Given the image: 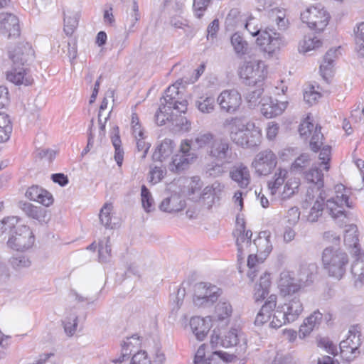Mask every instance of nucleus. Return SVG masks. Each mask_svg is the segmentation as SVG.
Masks as SVG:
<instances>
[{"instance_id":"09e8293b","label":"nucleus","mask_w":364,"mask_h":364,"mask_svg":"<svg viewBox=\"0 0 364 364\" xmlns=\"http://www.w3.org/2000/svg\"><path fill=\"white\" fill-rule=\"evenodd\" d=\"M141 344L139 337L136 335H133L128 337L122 344V355L123 360L125 357L129 355L133 350V348H138Z\"/></svg>"},{"instance_id":"f3484780","label":"nucleus","mask_w":364,"mask_h":364,"mask_svg":"<svg viewBox=\"0 0 364 364\" xmlns=\"http://www.w3.org/2000/svg\"><path fill=\"white\" fill-rule=\"evenodd\" d=\"M0 33L8 39H15L21 35L19 20L13 14H0Z\"/></svg>"},{"instance_id":"f03ea898","label":"nucleus","mask_w":364,"mask_h":364,"mask_svg":"<svg viewBox=\"0 0 364 364\" xmlns=\"http://www.w3.org/2000/svg\"><path fill=\"white\" fill-rule=\"evenodd\" d=\"M223 127L229 134L230 140L242 148H252L261 141V134L253 122L244 116L227 118Z\"/></svg>"},{"instance_id":"c756f323","label":"nucleus","mask_w":364,"mask_h":364,"mask_svg":"<svg viewBox=\"0 0 364 364\" xmlns=\"http://www.w3.org/2000/svg\"><path fill=\"white\" fill-rule=\"evenodd\" d=\"M270 285V275L264 273L260 277L259 284L255 287L254 299L256 302L262 301L266 298L269 293Z\"/></svg>"},{"instance_id":"603ef678","label":"nucleus","mask_w":364,"mask_h":364,"mask_svg":"<svg viewBox=\"0 0 364 364\" xmlns=\"http://www.w3.org/2000/svg\"><path fill=\"white\" fill-rule=\"evenodd\" d=\"M112 210V204H105L101 208L99 218L102 225L106 228L113 229L114 223H112L111 211Z\"/></svg>"},{"instance_id":"aec40b11","label":"nucleus","mask_w":364,"mask_h":364,"mask_svg":"<svg viewBox=\"0 0 364 364\" xmlns=\"http://www.w3.org/2000/svg\"><path fill=\"white\" fill-rule=\"evenodd\" d=\"M269 238L270 232L262 231L253 240L252 249L259 255L261 262L266 259L272 250Z\"/></svg>"},{"instance_id":"9b49d317","label":"nucleus","mask_w":364,"mask_h":364,"mask_svg":"<svg viewBox=\"0 0 364 364\" xmlns=\"http://www.w3.org/2000/svg\"><path fill=\"white\" fill-rule=\"evenodd\" d=\"M191 150V141L188 139L182 141L178 153L173 156L168 164L169 171L174 173H181L186 170L196 159V154Z\"/></svg>"},{"instance_id":"7c9ffc66","label":"nucleus","mask_w":364,"mask_h":364,"mask_svg":"<svg viewBox=\"0 0 364 364\" xmlns=\"http://www.w3.org/2000/svg\"><path fill=\"white\" fill-rule=\"evenodd\" d=\"M232 313L231 304L224 299H221L215 306V316L217 321L221 323L222 326H226L230 321Z\"/></svg>"},{"instance_id":"dca6fc26","label":"nucleus","mask_w":364,"mask_h":364,"mask_svg":"<svg viewBox=\"0 0 364 364\" xmlns=\"http://www.w3.org/2000/svg\"><path fill=\"white\" fill-rule=\"evenodd\" d=\"M217 102L222 111L233 114L239 109L242 104V97L236 90H225L219 95Z\"/></svg>"},{"instance_id":"423d86ee","label":"nucleus","mask_w":364,"mask_h":364,"mask_svg":"<svg viewBox=\"0 0 364 364\" xmlns=\"http://www.w3.org/2000/svg\"><path fill=\"white\" fill-rule=\"evenodd\" d=\"M304 311L300 299L294 296L288 302L277 306L272 314V320L269 326L278 328L283 325L295 321Z\"/></svg>"},{"instance_id":"f257e3e1","label":"nucleus","mask_w":364,"mask_h":364,"mask_svg":"<svg viewBox=\"0 0 364 364\" xmlns=\"http://www.w3.org/2000/svg\"><path fill=\"white\" fill-rule=\"evenodd\" d=\"M335 196L328 198L326 191H320L306 215L308 222L311 223L317 222L322 216L324 210L339 226L344 225L348 221L350 213L346 211L345 208L353 207L352 202L349 201L350 191L341 183L335 186Z\"/></svg>"},{"instance_id":"bb28decb","label":"nucleus","mask_w":364,"mask_h":364,"mask_svg":"<svg viewBox=\"0 0 364 364\" xmlns=\"http://www.w3.org/2000/svg\"><path fill=\"white\" fill-rule=\"evenodd\" d=\"M6 79L16 85H29L33 81V80L27 75L23 66H14V65L11 70L7 72Z\"/></svg>"},{"instance_id":"9d476101","label":"nucleus","mask_w":364,"mask_h":364,"mask_svg":"<svg viewBox=\"0 0 364 364\" xmlns=\"http://www.w3.org/2000/svg\"><path fill=\"white\" fill-rule=\"evenodd\" d=\"M14 232L7 240V246L10 249L24 252L30 249L34 244L35 237L33 232L27 225H20L14 228Z\"/></svg>"},{"instance_id":"052dcab7","label":"nucleus","mask_w":364,"mask_h":364,"mask_svg":"<svg viewBox=\"0 0 364 364\" xmlns=\"http://www.w3.org/2000/svg\"><path fill=\"white\" fill-rule=\"evenodd\" d=\"M18 220V218L16 216L7 217L0 220V232H3L7 230H12L16 228Z\"/></svg>"},{"instance_id":"3c124183","label":"nucleus","mask_w":364,"mask_h":364,"mask_svg":"<svg viewBox=\"0 0 364 364\" xmlns=\"http://www.w3.org/2000/svg\"><path fill=\"white\" fill-rule=\"evenodd\" d=\"M196 106L203 113H210L215 109V100L213 97H201L196 102Z\"/></svg>"},{"instance_id":"5701e85b","label":"nucleus","mask_w":364,"mask_h":364,"mask_svg":"<svg viewBox=\"0 0 364 364\" xmlns=\"http://www.w3.org/2000/svg\"><path fill=\"white\" fill-rule=\"evenodd\" d=\"M301 284L300 282H296L290 272L283 271L280 274L279 287L284 296L297 293L301 289Z\"/></svg>"},{"instance_id":"4d7b16f0","label":"nucleus","mask_w":364,"mask_h":364,"mask_svg":"<svg viewBox=\"0 0 364 364\" xmlns=\"http://www.w3.org/2000/svg\"><path fill=\"white\" fill-rule=\"evenodd\" d=\"M323 135L321 132V127L316 126L310 140V146L312 151L317 152L323 145Z\"/></svg>"},{"instance_id":"39448f33","label":"nucleus","mask_w":364,"mask_h":364,"mask_svg":"<svg viewBox=\"0 0 364 364\" xmlns=\"http://www.w3.org/2000/svg\"><path fill=\"white\" fill-rule=\"evenodd\" d=\"M245 28L252 36H257L256 43L265 53L272 54L285 45V41L281 34L269 26L261 30L252 26V22L248 21Z\"/></svg>"},{"instance_id":"37998d69","label":"nucleus","mask_w":364,"mask_h":364,"mask_svg":"<svg viewBox=\"0 0 364 364\" xmlns=\"http://www.w3.org/2000/svg\"><path fill=\"white\" fill-rule=\"evenodd\" d=\"M316 269L317 267L314 263L302 265L299 274V282L304 285L311 282L316 273Z\"/></svg>"},{"instance_id":"49530a36","label":"nucleus","mask_w":364,"mask_h":364,"mask_svg":"<svg viewBox=\"0 0 364 364\" xmlns=\"http://www.w3.org/2000/svg\"><path fill=\"white\" fill-rule=\"evenodd\" d=\"M231 43L238 56L245 55L248 50V43L239 33H235L231 37Z\"/></svg>"},{"instance_id":"4c0bfd02","label":"nucleus","mask_w":364,"mask_h":364,"mask_svg":"<svg viewBox=\"0 0 364 364\" xmlns=\"http://www.w3.org/2000/svg\"><path fill=\"white\" fill-rule=\"evenodd\" d=\"M351 274L354 279L356 287H361L364 284V259H356L351 265Z\"/></svg>"},{"instance_id":"2eb2a0df","label":"nucleus","mask_w":364,"mask_h":364,"mask_svg":"<svg viewBox=\"0 0 364 364\" xmlns=\"http://www.w3.org/2000/svg\"><path fill=\"white\" fill-rule=\"evenodd\" d=\"M277 163L276 155L271 150L259 152L252 163L255 172L259 176L269 174L275 168Z\"/></svg>"},{"instance_id":"20e7f679","label":"nucleus","mask_w":364,"mask_h":364,"mask_svg":"<svg viewBox=\"0 0 364 364\" xmlns=\"http://www.w3.org/2000/svg\"><path fill=\"white\" fill-rule=\"evenodd\" d=\"M321 263L323 270L328 277L339 281L346 273L349 257L343 250L330 246L323 250Z\"/></svg>"},{"instance_id":"a18cd8bd","label":"nucleus","mask_w":364,"mask_h":364,"mask_svg":"<svg viewBox=\"0 0 364 364\" xmlns=\"http://www.w3.org/2000/svg\"><path fill=\"white\" fill-rule=\"evenodd\" d=\"M12 125L9 117L0 113V142L6 141L11 134Z\"/></svg>"},{"instance_id":"a211bd4d","label":"nucleus","mask_w":364,"mask_h":364,"mask_svg":"<svg viewBox=\"0 0 364 364\" xmlns=\"http://www.w3.org/2000/svg\"><path fill=\"white\" fill-rule=\"evenodd\" d=\"M9 58L14 66H23L33 59L34 50L28 43H21L9 50Z\"/></svg>"},{"instance_id":"2f4dec72","label":"nucleus","mask_w":364,"mask_h":364,"mask_svg":"<svg viewBox=\"0 0 364 364\" xmlns=\"http://www.w3.org/2000/svg\"><path fill=\"white\" fill-rule=\"evenodd\" d=\"M288 171L279 168L275 171L272 180L268 182V188L272 196H276L287 177Z\"/></svg>"},{"instance_id":"a878e982","label":"nucleus","mask_w":364,"mask_h":364,"mask_svg":"<svg viewBox=\"0 0 364 364\" xmlns=\"http://www.w3.org/2000/svg\"><path fill=\"white\" fill-rule=\"evenodd\" d=\"M276 305L277 296L275 294H271L262 306L260 311L257 313L255 320V324L262 326L267 323L271 318V312H274V310H276Z\"/></svg>"},{"instance_id":"8fccbe9b","label":"nucleus","mask_w":364,"mask_h":364,"mask_svg":"<svg viewBox=\"0 0 364 364\" xmlns=\"http://www.w3.org/2000/svg\"><path fill=\"white\" fill-rule=\"evenodd\" d=\"M171 126L174 132H187L191 129V123L188 119L181 115L174 114L173 119H171Z\"/></svg>"},{"instance_id":"7ed1b4c3","label":"nucleus","mask_w":364,"mask_h":364,"mask_svg":"<svg viewBox=\"0 0 364 364\" xmlns=\"http://www.w3.org/2000/svg\"><path fill=\"white\" fill-rule=\"evenodd\" d=\"M188 102L176 84L169 86L161 98V106L155 114L158 125L162 126L166 122H171L174 114L173 109L179 113H186Z\"/></svg>"},{"instance_id":"5fc2aeb1","label":"nucleus","mask_w":364,"mask_h":364,"mask_svg":"<svg viewBox=\"0 0 364 364\" xmlns=\"http://www.w3.org/2000/svg\"><path fill=\"white\" fill-rule=\"evenodd\" d=\"M228 164H223V162H212L205 166V172L209 176L218 177L222 176L225 172V165Z\"/></svg>"},{"instance_id":"bf43d9fd","label":"nucleus","mask_w":364,"mask_h":364,"mask_svg":"<svg viewBox=\"0 0 364 364\" xmlns=\"http://www.w3.org/2000/svg\"><path fill=\"white\" fill-rule=\"evenodd\" d=\"M309 156L306 154H301L297 157L294 162L291 164V168L295 171H301L302 169L309 164Z\"/></svg>"},{"instance_id":"0eeeda50","label":"nucleus","mask_w":364,"mask_h":364,"mask_svg":"<svg viewBox=\"0 0 364 364\" xmlns=\"http://www.w3.org/2000/svg\"><path fill=\"white\" fill-rule=\"evenodd\" d=\"M222 290L210 283L200 282L194 286L193 304L198 308L211 307L218 299Z\"/></svg>"},{"instance_id":"de8ad7c7","label":"nucleus","mask_w":364,"mask_h":364,"mask_svg":"<svg viewBox=\"0 0 364 364\" xmlns=\"http://www.w3.org/2000/svg\"><path fill=\"white\" fill-rule=\"evenodd\" d=\"M9 264L14 269L19 271L23 268L29 267L31 264V261L26 255H15L9 258Z\"/></svg>"},{"instance_id":"58836bf2","label":"nucleus","mask_w":364,"mask_h":364,"mask_svg":"<svg viewBox=\"0 0 364 364\" xmlns=\"http://www.w3.org/2000/svg\"><path fill=\"white\" fill-rule=\"evenodd\" d=\"M80 15L77 12L64 11V32L67 36H71L78 26Z\"/></svg>"},{"instance_id":"c85d7f7f","label":"nucleus","mask_w":364,"mask_h":364,"mask_svg":"<svg viewBox=\"0 0 364 364\" xmlns=\"http://www.w3.org/2000/svg\"><path fill=\"white\" fill-rule=\"evenodd\" d=\"M185 206V200L180 196L174 194L164 199L159 205V208L164 212L173 213L182 210Z\"/></svg>"},{"instance_id":"f704fd0d","label":"nucleus","mask_w":364,"mask_h":364,"mask_svg":"<svg viewBox=\"0 0 364 364\" xmlns=\"http://www.w3.org/2000/svg\"><path fill=\"white\" fill-rule=\"evenodd\" d=\"M269 21L276 24L279 30H284L287 27L288 20L286 19L285 10L279 8L272 9L268 11Z\"/></svg>"},{"instance_id":"6ab92c4d","label":"nucleus","mask_w":364,"mask_h":364,"mask_svg":"<svg viewBox=\"0 0 364 364\" xmlns=\"http://www.w3.org/2000/svg\"><path fill=\"white\" fill-rule=\"evenodd\" d=\"M262 114L267 119L281 115L287 109L288 102H281L271 97H263L260 100Z\"/></svg>"},{"instance_id":"4468645a","label":"nucleus","mask_w":364,"mask_h":364,"mask_svg":"<svg viewBox=\"0 0 364 364\" xmlns=\"http://www.w3.org/2000/svg\"><path fill=\"white\" fill-rule=\"evenodd\" d=\"M210 338V344L213 348L220 345L224 348H230L240 345H246L247 341L243 333L237 328H231L226 332L223 336L216 334L215 330Z\"/></svg>"},{"instance_id":"864d4df0","label":"nucleus","mask_w":364,"mask_h":364,"mask_svg":"<svg viewBox=\"0 0 364 364\" xmlns=\"http://www.w3.org/2000/svg\"><path fill=\"white\" fill-rule=\"evenodd\" d=\"M321 46V41L316 37L306 36L299 44L300 52L306 53L318 48Z\"/></svg>"},{"instance_id":"6e6552de","label":"nucleus","mask_w":364,"mask_h":364,"mask_svg":"<svg viewBox=\"0 0 364 364\" xmlns=\"http://www.w3.org/2000/svg\"><path fill=\"white\" fill-rule=\"evenodd\" d=\"M206 152L211 159L223 164H232L238 158L230 142L223 137H216L210 149Z\"/></svg>"},{"instance_id":"393cba45","label":"nucleus","mask_w":364,"mask_h":364,"mask_svg":"<svg viewBox=\"0 0 364 364\" xmlns=\"http://www.w3.org/2000/svg\"><path fill=\"white\" fill-rule=\"evenodd\" d=\"M210 321L209 316L206 318L195 316L191 318L190 326L198 340L203 341L206 337L211 328Z\"/></svg>"},{"instance_id":"0e129e2a","label":"nucleus","mask_w":364,"mask_h":364,"mask_svg":"<svg viewBox=\"0 0 364 364\" xmlns=\"http://www.w3.org/2000/svg\"><path fill=\"white\" fill-rule=\"evenodd\" d=\"M136 152L140 154L139 158L144 159L146 158L147 153L150 149L151 144L144 141V137L136 139Z\"/></svg>"},{"instance_id":"1a4fd4ad","label":"nucleus","mask_w":364,"mask_h":364,"mask_svg":"<svg viewBox=\"0 0 364 364\" xmlns=\"http://www.w3.org/2000/svg\"><path fill=\"white\" fill-rule=\"evenodd\" d=\"M301 19L311 29L321 32L328 24L330 15L323 6L317 5L309 7L301 12Z\"/></svg>"},{"instance_id":"e2e57ef3","label":"nucleus","mask_w":364,"mask_h":364,"mask_svg":"<svg viewBox=\"0 0 364 364\" xmlns=\"http://www.w3.org/2000/svg\"><path fill=\"white\" fill-rule=\"evenodd\" d=\"M109 238L107 240V242L105 247L100 245L99 248V260L102 263H107L110 261L111 259V246L108 244Z\"/></svg>"},{"instance_id":"13d9d810","label":"nucleus","mask_w":364,"mask_h":364,"mask_svg":"<svg viewBox=\"0 0 364 364\" xmlns=\"http://www.w3.org/2000/svg\"><path fill=\"white\" fill-rule=\"evenodd\" d=\"M263 93L262 88H257L248 92L246 96V100L249 107H255L258 104H260V100L262 98V95Z\"/></svg>"},{"instance_id":"cd10ccee","label":"nucleus","mask_w":364,"mask_h":364,"mask_svg":"<svg viewBox=\"0 0 364 364\" xmlns=\"http://www.w3.org/2000/svg\"><path fill=\"white\" fill-rule=\"evenodd\" d=\"M176 144L171 139H164L159 145H157L153 155L154 161H163L169 157L173 152Z\"/></svg>"},{"instance_id":"b1692460","label":"nucleus","mask_w":364,"mask_h":364,"mask_svg":"<svg viewBox=\"0 0 364 364\" xmlns=\"http://www.w3.org/2000/svg\"><path fill=\"white\" fill-rule=\"evenodd\" d=\"M323 314L316 310L306 317L303 323L300 326L299 336L300 338H304L309 336L314 330L318 329L321 323Z\"/></svg>"},{"instance_id":"774afa93","label":"nucleus","mask_w":364,"mask_h":364,"mask_svg":"<svg viewBox=\"0 0 364 364\" xmlns=\"http://www.w3.org/2000/svg\"><path fill=\"white\" fill-rule=\"evenodd\" d=\"M131 364H151V362L146 352L140 350L132 356Z\"/></svg>"},{"instance_id":"72a5a7b5","label":"nucleus","mask_w":364,"mask_h":364,"mask_svg":"<svg viewBox=\"0 0 364 364\" xmlns=\"http://www.w3.org/2000/svg\"><path fill=\"white\" fill-rule=\"evenodd\" d=\"M205 348V344H202L198 348L194 358L195 364H201L205 360H208V361H209V359H214L215 356H217L218 358L223 360V361L228 362L231 360L230 358L232 357V355L217 350L213 352L212 355L210 357L206 358Z\"/></svg>"},{"instance_id":"c9c22d12","label":"nucleus","mask_w":364,"mask_h":364,"mask_svg":"<svg viewBox=\"0 0 364 364\" xmlns=\"http://www.w3.org/2000/svg\"><path fill=\"white\" fill-rule=\"evenodd\" d=\"M20 208L29 218L38 221L44 220L46 216V210L41 207H37L28 202L20 203Z\"/></svg>"},{"instance_id":"ddd939ff","label":"nucleus","mask_w":364,"mask_h":364,"mask_svg":"<svg viewBox=\"0 0 364 364\" xmlns=\"http://www.w3.org/2000/svg\"><path fill=\"white\" fill-rule=\"evenodd\" d=\"M360 328L358 326H352L348 331L347 338L340 343L341 353L348 359H354L359 354L361 341Z\"/></svg>"},{"instance_id":"69168bd1","label":"nucleus","mask_w":364,"mask_h":364,"mask_svg":"<svg viewBox=\"0 0 364 364\" xmlns=\"http://www.w3.org/2000/svg\"><path fill=\"white\" fill-rule=\"evenodd\" d=\"M43 192L38 196L33 201L39 203L46 207H48L53 203L54 199L53 195L48 191L43 189Z\"/></svg>"},{"instance_id":"338daca9","label":"nucleus","mask_w":364,"mask_h":364,"mask_svg":"<svg viewBox=\"0 0 364 364\" xmlns=\"http://www.w3.org/2000/svg\"><path fill=\"white\" fill-rule=\"evenodd\" d=\"M320 97L321 94L315 91L314 87L312 86L309 87V90H306L304 92V100L310 105L315 103Z\"/></svg>"},{"instance_id":"a19ab883","label":"nucleus","mask_w":364,"mask_h":364,"mask_svg":"<svg viewBox=\"0 0 364 364\" xmlns=\"http://www.w3.org/2000/svg\"><path fill=\"white\" fill-rule=\"evenodd\" d=\"M112 145L114 148V160L119 166H121L124 159V150L122 148V141L119 134V128H114V132L111 137Z\"/></svg>"},{"instance_id":"79ce46f5","label":"nucleus","mask_w":364,"mask_h":364,"mask_svg":"<svg viewBox=\"0 0 364 364\" xmlns=\"http://www.w3.org/2000/svg\"><path fill=\"white\" fill-rule=\"evenodd\" d=\"M305 179L317 186L318 191L323 186V174L317 167H312L304 173Z\"/></svg>"},{"instance_id":"f8f14e48","label":"nucleus","mask_w":364,"mask_h":364,"mask_svg":"<svg viewBox=\"0 0 364 364\" xmlns=\"http://www.w3.org/2000/svg\"><path fill=\"white\" fill-rule=\"evenodd\" d=\"M267 75L265 64L262 61H250L246 63L240 71V76L248 85H256L262 82Z\"/></svg>"},{"instance_id":"e433bc0d","label":"nucleus","mask_w":364,"mask_h":364,"mask_svg":"<svg viewBox=\"0 0 364 364\" xmlns=\"http://www.w3.org/2000/svg\"><path fill=\"white\" fill-rule=\"evenodd\" d=\"M299 180L296 178L288 179L283 187L282 191H278V198L281 200H285L292 197L297 191L299 187Z\"/></svg>"},{"instance_id":"4be33fe9","label":"nucleus","mask_w":364,"mask_h":364,"mask_svg":"<svg viewBox=\"0 0 364 364\" xmlns=\"http://www.w3.org/2000/svg\"><path fill=\"white\" fill-rule=\"evenodd\" d=\"M230 176L241 188H246L250 183L249 168L243 164L234 165L230 171Z\"/></svg>"},{"instance_id":"412c9836","label":"nucleus","mask_w":364,"mask_h":364,"mask_svg":"<svg viewBox=\"0 0 364 364\" xmlns=\"http://www.w3.org/2000/svg\"><path fill=\"white\" fill-rule=\"evenodd\" d=\"M237 228L235 233L236 237V245L237 247V258L238 260L244 259L243 252L245 249L249 248V252H254L252 249V243L247 235H245V221L242 219V223H240L239 218H237Z\"/></svg>"},{"instance_id":"ea45409f","label":"nucleus","mask_w":364,"mask_h":364,"mask_svg":"<svg viewBox=\"0 0 364 364\" xmlns=\"http://www.w3.org/2000/svg\"><path fill=\"white\" fill-rule=\"evenodd\" d=\"M215 139L216 136L213 134L205 132L200 133L195 137L194 140L189 141H191V146H196L198 149L207 148L208 150L210 149Z\"/></svg>"},{"instance_id":"680f3d73","label":"nucleus","mask_w":364,"mask_h":364,"mask_svg":"<svg viewBox=\"0 0 364 364\" xmlns=\"http://www.w3.org/2000/svg\"><path fill=\"white\" fill-rule=\"evenodd\" d=\"M64 330L67 336H73L77 326V316L69 318L63 321Z\"/></svg>"},{"instance_id":"c03bdc74","label":"nucleus","mask_w":364,"mask_h":364,"mask_svg":"<svg viewBox=\"0 0 364 364\" xmlns=\"http://www.w3.org/2000/svg\"><path fill=\"white\" fill-rule=\"evenodd\" d=\"M345 245L351 248H357L358 246V228L354 224L347 226L344 234Z\"/></svg>"},{"instance_id":"6e6d98bb","label":"nucleus","mask_w":364,"mask_h":364,"mask_svg":"<svg viewBox=\"0 0 364 364\" xmlns=\"http://www.w3.org/2000/svg\"><path fill=\"white\" fill-rule=\"evenodd\" d=\"M141 203L146 212H151L154 209V199L146 186L143 185L141 190Z\"/></svg>"},{"instance_id":"473e14b6","label":"nucleus","mask_w":364,"mask_h":364,"mask_svg":"<svg viewBox=\"0 0 364 364\" xmlns=\"http://www.w3.org/2000/svg\"><path fill=\"white\" fill-rule=\"evenodd\" d=\"M337 49H330L328 50L323 59V61L320 65V72L322 77L327 80L328 77L331 75L333 62L335 58L337 56Z\"/></svg>"}]
</instances>
